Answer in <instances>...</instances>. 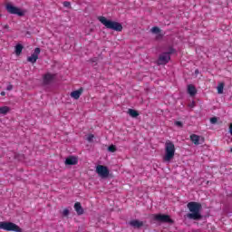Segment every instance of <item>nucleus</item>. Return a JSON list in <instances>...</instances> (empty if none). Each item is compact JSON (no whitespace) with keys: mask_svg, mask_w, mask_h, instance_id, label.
Instances as JSON below:
<instances>
[{"mask_svg":"<svg viewBox=\"0 0 232 232\" xmlns=\"http://www.w3.org/2000/svg\"><path fill=\"white\" fill-rule=\"evenodd\" d=\"M187 208L190 211V213L186 215L188 220H202V214L200 213L202 209V204L191 201L187 204Z\"/></svg>","mask_w":232,"mask_h":232,"instance_id":"nucleus-1","label":"nucleus"},{"mask_svg":"<svg viewBox=\"0 0 232 232\" xmlns=\"http://www.w3.org/2000/svg\"><path fill=\"white\" fill-rule=\"evenodd\" d=\"M175 143L168 140L165 142V155L163 156V162H171L175 158Z\"/></svg>","mask_w":232,"mask_h":232,"instance_id":"nucleus-2","label":"nucleus"},{"mask_svg":"<svg viewBox=\"0 0 232 232\" xmlns=\"http://www.w3.org/2000/svg\"><path fill=\"white\" fill-rule=\"evenodd\" d=\"M98 21L105 26V28H108L109 30H114L115 32H122V24L119 22H113L111 20H108L104 16H99Z\"/></svg>","mask_w":232,"mask_h":232,"instance_id":"nucleus-3","label":"nucleus"},{"mask_svg":"<svg viewBox=\"0 0 232 232\" xmlns=\"http://www.w3.org/2000/svg\"><path fill=\"white\" fill-rule=\"evenodd\" d=\"M0 229H4V231L23 232V228L15 223L6 221L0 222Z\"/></svg>","mask_w":232,"mask_h":232,"instance_id":"nucleus-4","label":"nucleus"},{"mask_svg":"<svg viewBox=\"0 0 232 232\" xmlns=\"http://www.w3.org/2000/svg\"><path fill=\"white\" fill-rule=\"evenodd\" d=\"M175 53V49L173 47L169 48V52L163 53L160 55L158 59V64L162 65V64H168L169 61L171 60V53Z\"/></svg>","mask_w":232,"mask_h":232,"instance_id":"nucleus-5","label":"nucleus"},{"mask_svg":"<svg viewBox=\"0 0 232 232\" xmlns=\"http://www.w3.org/2000/svg\"><path fill=\"white\" fill-rule=\"evenodd\" d=\"M153 220L156 222H161L162 224H173L175 222L171 219L169 215L166 214H154Z\"/></svg>","mask_w":232,"mask_h":232,"instance_id":"nucleus-6","label":"nucleus"},{"mask_svg":"<svg viewBox=\"0 0 232 232\" xmlns=\"http://www.w3.org/2000/svg\"><path fill=\"white\" fill-rule=\"evenodd\" d=\"M96 173L102 177V179H108V177H110V169L103 165H98L96 167Z\"/></svg>","mask_w":232,"mask_h":232,"instance_id":"nucleus-7","label":"nucleus"},{"mask_svg":"<svg viewBox=\"0 0 232 232\" xmlns=\"http://www.w3.org/2000/svg\"><path fill=\"white\" fill-rule=\"evenodd\" d=\"M5 8L8 14H12L13 15H19V17H23V15H24V12L21 11L20 8L15 7L11 4H7Z\"/></svg>","mask_w":232,"mask_h":232,"instance_id":"nucleus-8","label":"nucleus"},{"mask_svg":"<svg viewBox=\"0 0 232 232\" xmlns=\"http://www.w3.org/2000/svg\"><path fill=\"white\" fill-rule=\"evenodd\" d=\"M40 53H41V48L36 47L34 49V52L32 53V55L27 57V62L31 63L32 64H35V63H37V59H39Z\"/></svg>","mask_w":232,"mask_h":232,"instance_id":"nucleus-9","label":"nucleus"},{"mask_svg":"<svg viewBox=\"0 0 232 232\" xmlns=\"http://www.w3.org/2000/svg\"><path fill=\"white\" fill-rule=\"evenodd\" d=\"M84 92V88L81 87L80 89L73 91L71 92L72 99H74L75 101H79L81 96L82 95V92Z\"/></svg>","mask_w":232,"mask_h":232,"instance_id":"nucleus-10","label":"nucleus"},{"mask_svg":"<svg viewBox=\"0 0 232 232\" xmlns=\"http://www.w3.org/2000/svg\"><path fill=\"white\" fill-rule=\"evenodd\" d=\"M53 79H55V74H52L50 72H47L44 75V84L48 85L52 84L53 82Z\"/></svg>","mask_w":232,"mask_h":232,"instance_id":"nucleus-11","label":"nucleus"},{"mask_svg":"<svg viewBox=\"0 0 232 232\" xmlns=\"http://www.w3.org/2000/svg\"><path fill=\"white\" fill-rule=\"evenodd\" d=\"M79 163V160L75 156L68 157L65 160V165L66 166H76V164Z\"/></svg>","mask_w":232,"mask_h":232,"instance_id":"nucleus-12","label":"nucleus"},{"mask_svg":"<svg viewBox=\"0 0 232 232\" xmlns=\"http://www.w3.org/2000/svg\"><path fill=\"white\" fill-rule=\"evenodd\" d=\"M130 226H131V227H136L137 229H139L142 227V226H144V222L139 221V219H133L130 221Z\"/></svg>","mask_w":232,"mask_h":232,"instance_id":"nucleus-13","label":"nucleus"},{"mask_svg":"<svg viewBox=\"0 0 232 232\" xmlns=\"http://www.w3.org/2000/svg\"><path fill=\"white\" fill-rule=\"evenodd\" d=\"M74 209L77 215H84V209L82 208V205H81V202H76L74 204Z\"/></svg>","mask_w":232,"mask_h":232,"instance_id":"nucleus-14","label":"nucleus"},{"mask_svg":"<svg viewBox=\"0 0 232 232\" xmlns=\"http://www.w3.org/2000/svg\"><path fill=\"white\" fill-rule=\"evenodd\" d=\"M188 93L190 97H195L197 95V88L193 84L188 85Z\"/></svg>","mask_w":232,"mask_h":232,"instance_id":"nucleus-15","label":"nucleus"},{"mask_svg":"<svg viewBox=\"0 0 232 232\" xmlns=\"http://www.w3.org/2000/svg\"><path fill=\"white\" fill-rule=\"evenodd\" d=\"M190 140L191 142H193V144H195L196 146H198V144H200V136L197 134H192L190 135Z\"/></svg>","mask_w":232,"mask_h":232,"instance_id":"nucleus-16","label":"nucleus"},{"mask_svg":"<svg viewBox=\"0 0 232 232\" xmlns=\"http://www.w3.org/2000/svg\"><path fill=\"white\" fill-rule=\"evenodd\" d=\"M128 114L132 117L133 119H136V117H139V111L133 109H129L128 110Z\"/></svg>","mask_w":232,"mask_h":232,"instance_id":"nucleus-17","label":"nucleus"},{"mask_svg":"<svg viewBox=\"0 0 232 232\" xmlns=\"http://www.w3.org/2000/svg\"><path fill=\"white\" fill-rule=\"evenodd\" d=\"M10 111V107L8 106H3L0 107V115H6Z\"/></svg>","mask_w":232,"mask_h":232,"instance_id":"nucleus-18","label":"nucleus"},{"mask_svg":"<svg viewBox=\"0 0 232 232\" xmlns=\"http://www.w3.org/2000/svg\"><path fill=\"white\" fill-rule=\"evenodd\" d=\"M23 44H16V46H15V53L17 54V55H21V53H23Z\"/></svg>","mask_w":232,"mask_h":232,"instance_id":"nucleus-19","label":"nucleus"},{"mask_svg":"<svg viewBox=\"0 0 232 232\" xmlns=\"http://www.w3.org/2000/svg\"><path fill=\"white\" fill-rule=\"evenodd\" d=\"M218 93H224V82H221L218 85Z\"/></svg>","mask_w":232,"mask_h":232,"instance_id":"nucleus-20","label":"nucleus"},{"mask_svg":"<svg viewBox=\"0 0 232 232\" xmlns=\"http://www.w3.org/2000/svg\"><path fill=\"white\" fill-rule=\"evenodd\" d=\"M150 32H151L152 34H160L161 30H160V28H159L158 26H154V27H152V28L150 29Z\"/></svg>","mask_w":232,"mask_h":232,"instance_id":"nucleus-21","label":"nucleus"},{"mask_svg":"<svg viewBox=\"0 0 232 232\" xmlns=\"http://www.w3.org/2000/svg\"><path fill=\"white\" fill-rule=\"evenodd\" d=\"M108 151H110L111 153H115V151H117V147L115 145H110L108 147Z\"/></svg>","mask_w":232,"mask_h":232,"instance_id":"nucleus-22","label":"nucleus"},{"mask_svg":"<svg viewBox=\"0 0 232 232\" xmlns=\"http://www.w3.org/2000/svg\"><path fill=\"white\" fill-rule=\"evenodd\" d=\"M93 139H95V136L93 134H89L87 136L88 142H93Z\"/></svg>","mask_w":232,"mask_h":232,"instance_id":"nucleus-23","label":"nucleus"},{"mask_svg":"<svg viewBox=\"0 0 232 232\" xmlns=\"http://www.w3.org/2000/svg\"><path fill=\"white\" fill-rule=\"evenodd\" d=\"M63 217H68V215H70V210L68 208L63 209Z\"/></svg>","mask_w":232,"mask_h":232,"instance_id":"nucleus-24","label":"nucleus"},{"mask_svg":"<svg viewBox=\"0 0 232 232\" xmlns=\"http://www.w3.org/2000/svg\"><path fill=\"white\" fill-rule=\"evenodd\" d=\"M14 90V85H12L11 83H9L6 87V91L7 92H12Z\"/></svg>","mask_w":232,"mask_h":232,"instance_id":"nucleus-25","label":"nucleus"},{"mask_svg":"<svg viewBox=\"0 0 232 232\" xmlns=\"http://www.w3.org/2000/svg\"><path fill=\"white\" fill-rule=\"evenodd\" d=\"M218 121V119H217V117H213V118L210 119L211 124H217Z\"/></svg>","mask_w":232,"mask_h":232,"instance_id":"nucleus-26","label":"nucleus"},{"mask_svg":"<svg viewBox=\"0 0 232 232\" xmlns=\"http://www.w3.org/2000/svg\"><path fill=\"white\" fill-rule=\"evenodd\" d=\"M71 5H72V4H70V2H68V1L63 2V6H64L65 8H70Z\"/></svg>","mask_w":232,"mask_h":232,"instance_id":"nucleus-27","label":"nucleus"},{"mask_svg":"<svg viewBox=\"0 0 232 232\" xmlns=\"http://www.w3.org/2000/svg\"><path fill=\"white\" fill-rule=\"evenodd\" d=\"M175 125L179 126V128H182L183 126L182 121H175Z\"/></svg>","mask_w":232,"mask_h":232,"instance_id":"nucleus-28","label":"nucleus"},{"mask_svg":"<svg viewBox=\"0 0 232 232\" xmlns=\"http://www.w3.org/2000/svg\"><path fill=\"white\" fill-rule=\"evenodd\" d=\"M99 59L97 57L91 59V63H97Z\"/></svg>","mask_w":232,"mask_h":232,"instance_id":"nucleus-29","label":"nucleus"},{"mask_svg":"<svg viewBox=\"0 0 232 232\" xmlns=\"http://www.w3.org/2000/svg\"><path fill=\"white\" fill-rule=\"evenodd\" d=\"M199 73H200V72L198 71V69H196V70H195V74H196V75H198Z\"/></svg>","mask_w":232,"mask_h":232,"instance_id":"nucleus-30","label":"nucleus"},{"mask_svg":"<svg viewBox=\"0 0 232 232\" xmlns=\"http://www.w3.org/2000/svg\"><path fill=\"white\" fill-rule=\"evenodd\" d=\"M0 95H2V97H5V95H6V92H0Z\"/></svg>","mask_w":232,"mask_h":232,"instance_id":"nucleus-31","label":"nucleus"},{"mask_svg":"<svg viewBox=\"0 0 232 232\" xmlns=\"http://www.w3.org/2000/svg\"><path fill=\"white\" fill-rule=\"evenodd\" d=\"M5 28H8V24L5 25Z\"/></svg>","mask_w":232,"mask_h":232,"instance_id":"nucleus-32","label":"nucleus"},{"mask_svg":"<svg viewBox=\"0 0 232 232\" xmlns=\"http://www.w3.org/2000/svg\"><path fill=\"white\" fill-rule=\"evenodd\" d=\"M158 37H162V34H159V36Z\"/></svg>","mask_w":232,"mask_h":232,"instance_id":"nucleus-33","label":"nucleus"},{"mask_svg":"<svg viewBox=\"0 0 232 232\" xmlns=\"http://www.w3.org/2000/svg\"><path fill=\"white\" fill-rule=\"evenodd\" d=\"M230 151H231V153H232V148L230 149Z\"/></svg>","mask_w":232,"mask_h":232,"instance_id":"nucleus-34","label":"nucleus"}]
</instances>
